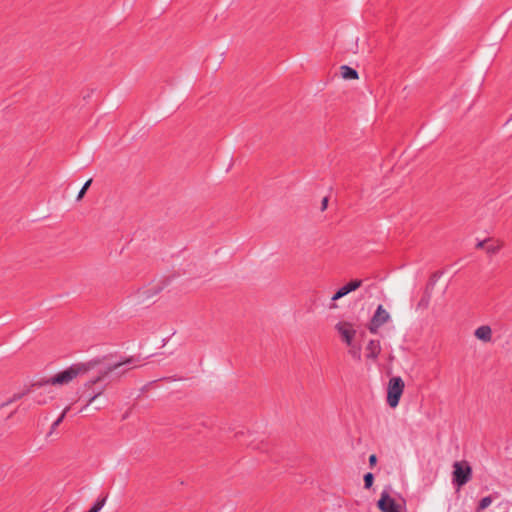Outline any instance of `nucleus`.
<instances>
[{"label":"nucleus","instance_id":"obj_1","mask_svg":"<svg viewBox=\"0 0 512 512\" xmlns=\"http://www.w3.org/2000/svg\"><path fill=\"white\" fill-rule=\"evenodd\" d=\"M90 369L87 364H75L47 380L51 385H65L70 383L77 376L85 374Z\"/></svg>","mask_w":512,"mask_h":512},{"label":"nucleus","instance_id":"obj_2","mask_svg":"<svg viewBox=\"0 0 512 512\" xmlns=\"http://www.w3.org/2000/svg\"><path fill=\"white\" fill-rule=\"evenodd\" d=\"M404 387V381L399 376L392 377L389 380L387 388V403L391 408L398 406Z\"/></svg>","mask_w":512,"mask_h":512},{"label":"nucleus","instance_id":"obj_3","mask_svg":"<svg viewBox=\"0 0 512 512\" xmlns=\"http://www.w3.org/2000/svg\"><path fill=\"white\" fill-rule=\"evenodd\" d=\"M453 468V481L459 487L465 485L471 479L472 470L466 462H455Z\"/></svg>","mask_w":512,"mask_h":512},{"label":"nucleus","instance_id":"obj_4","mask_svg":"<svg viewBox=\"0 0 512 512\" xmlns=\"http://www.w3.org/2000/svg\"><path fill=\"white\" fill-rule=\"evenodd\" d=\"M335 330L338 332L342 341L346 343V345L352 346L357 332L353 323L348 321H339L335 325Z\"/></svg>","mask_w":512,"mask_h":512},{"label":"nucleus","instance_id":"obj_5","mask_svg":"<svg viewBox=\"0 0 512 512\" xmlns=\"http://www.w3.org/2000/svg\"><path fill=\"white\" fill-rule=\"evenodd\" d=\"M390 314L384 309L382 305H379L371 318L369 324V331L373 334L378 332V329L390 320Z\"/></svg>","mask_w":512,"mask_h":512},{"label":"nucleus","instance_id":"obj_6","mask_svg":"<svg viewBox=\"0 0 512 512\" xmlns=\"http://www.w3.org/2000/svg\"><path fill=\"white\" fill-rule=\"evenodd\" d=\"M377 507L381 512H400V505H398L393 498L390 497L387 491L381 493L380 499L377 502Z\"/></svg>","mask_w":512,"mask_h":512},{"label":"nucleus","instance_id":"obj_7","mask_svg":"<svg viewBox=\"0 0 512 512\" xmlns=\"http://www.w3.org/2000/svg\"><path fill=\"white\" fill-rule=\"evenodd\" d=\"M362 285V280L353 279L344 286H342L333 296L332 301H336L346 296L347 294L357 290Z\"/></svg>","mask_w":512,"mask_h":512},{"label":"nucleus","instance_id":"obj_8","mask_svg":"<svg viewBox=\"0 0 512 512\" xmlns=\"http://www.w3.org/2000/svg\"><path fill=\"white\" fill-rule=\"evenodd\" d=\"M134 362V360L132 358H129L127 360H125L124 362H119V363H116L114 365H111L107 368V370L103 373V375L97 377L95 380H92L90 382L87 383V385H93L95 384L96 382L102 380L105 376H107L109 373H112L118 369H120L122 366H127V365H130Z\"/></svg>","mask_w":512,"mask_h":512},{"label":"nucleus","instance_id":"obj_9","mask_svg":"<svg viewBox=\"0 0 512 512\" xmlns=\"http://www.w3.org/2000/svg\"><path fill=\"white\" fill-rule=\"evenodd\" d=\"M474 335L478 340L487 343L492 339V329L488 325H482L475 330Z\"/></svg>","mask_w":512,"mask_h":512},{"label":"nucleus","instance_id":"obj_10","mask_svg":"<svg viewBox=\"0 0 512 512\" xmlns=\"http://www.w3.org/2000/svg\"><path fill=\"white\" fill-rule=\"evenodd\" d=\"M367 358L376 359L381 352L380 342L378 340H370L366 346Z\"/></svg>","mask_w":512,"mask_h":512},{"label":"nucleus","instance_id":"obj_11","mask_svg":"<svg viewBox=\"0 0 512 512\" xmlns=\"http://www.w3.org/2000/svg\"><path fill=\"white\" fill-rule=\"evenodd\" d=\"M340 74H341V77L345 80H355V79H358V72L347 66V65H343L340 67Z\"/></svg>","mask_w":512,"mask_h":512},{"label":"nucleus","instance_id":"obj_12","mask_svg":"<svg viewBox=\"0 0 512 512\" xmlns=\"http://www.w3.org/2000/svg\"><path fill=\"white\" fill-rule=\"evenodd\" d=\"M107 496L99 498L87 512H99L106 503Z\"/></svg>","mask_w":512,"mask_h":512},{"label":"nucleus","instance_id":"obj_13","mask_svg":"<svg viewBox=\"0 0 512 512\" xmlns=\"http://www.w3.org/2000/svg\"><path fill=\"white\" fill-rule=\"evenodd\" d=\"M27 394V391H23V392H20V393H15L10 399H8L5 403H3V406H7L19 399H21L23 396H25Z\"/></svg>","mask_w":512,"mask_h":512},{"label":"nucleus","instance_id":"obj_14","mask_svg":"<svg viewBox=\"0 0 512 512\" xmlns=\"http://www.w3.org/2000/svg\"><path fill=\"white\" fill-rule=\"evenodd\" d=\"M374 481V476L372 473H367L364 475V487L366 489H369L372 487Z\"/></svg>","mask_w":512,"mask_h":512},{"label":"nucleus","instance_id":"obj_15","mask_svg":"<svg viewBox=\"0 0 512 512\" xmlns=\"http://www.w3.org/2000/svg\"><path fill=\"white\" fill-rule=\"evenodd\" d=\"M492 503V498L490 496L484 497L479 502L478 510L486 509Z\"/></svg>","mask_w":512,"mask_h":512},{"label":"nucleus","instance_id":"obj_16","mask_svg":"<svg viewBox=\"0 0 512 512\" xmlns=\"http://www.w3.org/2000/svg\"><path fill=\"white\" fill-rule=\"evenodd\" d=\"M92 183V179H89L85 182V184L83 185L82 189L79 191L78 195H77V200H80L83 198V196L85 195L87 189L90 187Z\"/></svg>","mask_w":512,"mask_h":512},{"label":"nucleus","instance_id":"obj_17","mask_svg":"<svg viewBox=\"0 0 512 512\" xmlns=\"http://www.w3.org/2000/svg\"><path fill=\"white\" fill-rule=\"evenodd\" d=\"M68 410H69V407H66V408L63 410V412L61 413L60 417H59V418H58V419H57V420L52 424V426H51V429H52V430L56 429V428L60 425V423H61V422L63 421V419L65 418L66 413L68 412Z\"/></svg>","mask_w":512,"mask_h":512},{"label":"nucleus","instance_id":"obj_18","mask_svg":"<svg viewBox=\"0 0 512 512\" xmlns=\"http://www.w3.org/2000/svg\"><path fill=\"white\" fill-rule=\"evenodd\" d=\"M501 247V244H497V245H493V244H489V245H486V252L487 253H490V254H494L496 253Z\"/></svg>","mask_w":512,"mask_h":512},{"label":"nucleus","instance_id":"obj_19","mask_svg":"<svg viewBox=\"0 0 512 512\" xmlns=\"http://www.w3.org/2000/svg\"><path fill=\"white\" fill-rule=\"evenodd\" d=\"M351 349L349 351V353L356 359H360L361 357V353H360V348L359 347H354L353 345L350 346Z\"/></svg>","mask_w":512,"mask_h":512},{"label":"nucleus","instance_id":"obj_20","mask_svg":"<svg viewBox=\"0 0 512 512\" xmlns=\"http://www.w3.org/2000/svg\"><path fill=\"white\" fill-rule=\"evenodd\" d=\"M377 463V457L375 454L370 455L369 457V464L371 467L375 466Z\"/></svg>","mask_w":512,"mask_h":512},{"label":"nucleus","instance_id":"obj_21","mask_svg":"<svg viewBox=\"0 0 512 512\" xmlns=\"http://www.w3.org/2000/svg\"><path fill=\"white\" fill-rule=\"evenodd\" d=\"M489 240H483V241H480L477 243L476 247L478 249H482V248H485L486 249V243L488 242Z\"/></svg>","mask_w":512,"mask_h":512},{"label":"nucleus","instance_id":"obj_22","mask_svg":"<svg viewBox=\"0 0 512 512\" xmlns=\"http://www.w3.org/2000/svg\"><path fill=\"white\" fill-rule=\"evenodd\" d=\"M101 393H102V392H99V393L95 394L94 396H92V397L89 399V401H88L87 405L92 404V403H93V401H94L98 396H100V395H101Z\"/></svg>","mask_w":512,"mask_h":512},{"label":"nucleus","instance_id":"obj_23","mask_svg":"<svg viewBox=\"0 0 512 512\" xmlns=\"http://www.w3.org/2000/svg\"><path fill=\"white\" fill-rule=\"evenodd\" d=\"M327 204H328V199L324 198L322 200V210H325L327 208Z\"/></svg>","mask_w":512,"mask_h":512}]
</instances>
